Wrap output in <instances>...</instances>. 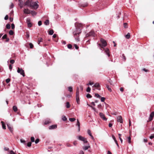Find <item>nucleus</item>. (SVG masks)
I'll use <instances>...</instances> for the list:
<instances>
[{"instance_id": "1", "label": "nucleus", "mask_w": 154, "mask_h": 154, "mask_svg": "<svg viewBox=\"0 0 154 154\" xmlns=\"http://www.w3.org/2000/svg\"><path fill=\"white\" fill-rule=\"evenodd\" d=\"M76 30L73 32V34L75 39L77 42L79 41V34L82 32L81 29L82 27V24L80 23H76L75 24Z\"/></svg>"}, {"instance_id": "2", "label": "nucleus", "mask_w": 154, "mask_h": 154, "mask_svg": "<svg viewBox=\"0 0 154 154\" xmlns=\"http://www.w3.org/2000/svg\"><path fill=\"white\" fill-rule=\"evenodd\" d=\"M24 5L33 9H36L38 7V5L36 2H33L32 0H27L25 3Z\"/></svg>"}, {"instance_id": "3", "label": "nucleus", "mask_w": 154, "mask_h": 154, "mask_svg": "<svg viewBox=\"0 0 154 154\" xmlns=\"http://www.w3.org/2000/svg\"><path fill=\"white\" fill-rule=\"evenodd\" d=\"M100 42L102 43V45L100 44H98V46L101 48H103V47H106L107 45L106 41L103 38H101Z\"/></svg>"}, {"instance_id": "4", "label": "nucleus", "mask_w": 154, "mask_h": 154, "mask_svg": "<svg viewBox=\"0 0 154 154\" xmlns=\"http://www.w3.org/2000/svg\"><path fill=\"white\" fill-rule=\"evenodd\" d=\"M17 72L20 73L21 75H22L23 77L25 76V73L24 71L21 68L19 67L18 68Z\"/></svg>"}, {"instance_id": "5", "label": "nucleus", "mask_w": 154, "mask_h": 154, "mask_svg": "<svg viewBox=\"0 0 154 154\" xmlns=\"http://www.w3.org/2000/svg\"><path fill=\"white\" fill-rule=\"evenodd\" d=\"M93 36V37H95V33L94 32V31H91L88 33L86 34V37H88L89 36Z\"/></svg>"}, {"instance_id": "6", "label": "nucleus", "mask_w": 154, "mask_h": 154, "mask_svg": "<svg viewBox=\"0 0 154 154\" xmlns=\"http://www.w3.org/2000/svg\"><path fill=\"white\" fill-rule=\"evenodd\" d=\"M99 115L100 118H102L103 120L106 121L107 120V119L105 117V115L102 112H100L99 113Z\"/></svg>"}, {"instance_id": "7", "label": "nucleus", "mask_w": 154, "mask_h": 154, "mask_svg": "<svg viewBox=\"0 0 154 154\" xmlns=\"http://www.w3.org/2000/svg\"><path fill=\"white\" fill-rule=\"evenodd\" d=\"M30 10L28 8H24L23 11L24 13L26 14H30Z\"/></svg>"}, {"instance_id": "8", "label": "nucleus", "mask_w": 154, "mask_h": 154, "mask_svg": "<svg viewBox=\"0 0 154 154\" xmlns=\"http://www.w3.org/2000/svg\"><path fill=\"white\" fill-rule=\"evenodd\" d=\"M117 121L118 122H120L121 123H123V120L122 117L121 116H119L117 117Z\"/></svg>"}, {"instance_id": "9", "label": "nucleus", "mask_w": 154, "mask_h": 154, "mask_svg": "<svg viewBox=\"0 0 154 154\" xmlns=\"http://www.w3.org/2000/svg\"><path fill=\"white\" fill-rule=\"evenodd\" d=\"M154 116V112H152L150 114L149 118V121H151L153 119V118Z\"/></svg>"}, {"instance_id": "10", "label": "nucleus", "mask_w": 154, "mask_h": 154, "mask_svg": "<svg viewBox=\"0 0 154 154\" xmlns=\"http://www.w3.org/2000/svg\"><path fill=\"white\" fill-rule=\"evenodd\" d=\"M7 127L9 130L11 132H12L13 131V128L12 126L9 123L7 124Z\"/></svg>"}, {"instance_id": "11", "label": "nucleus", "mask_w": 154, "mask_h": 154, "mask_svg": "<svg viewBox=\"0 0 154 154\" xmlns=\"http://www.w3.org/2000/svg\"><path fill=\"white\" fill-rule=\"evenodd\" d=\"M26 21L27 23V25L28 27H31L32 26V24L30 22V20L29 18H27L26 20Z\"/></svg>"}, {"instance_id": "12", "label": "nucleus", "mask_w": 154, "mask_h": 154, "mask_svg": "<svg viewBox=\"0 0 154 154\" xmlns=\"http://www.w3.org/2000/svg\"><path fill=\"white\" fill-rule=\"evenodd\" d=\"M105 50V52L106 53V54L107 55L108 57H109L110 56V54L109 52V50L107 48H104Z\"/></svg>"}, {"instance_id": "13", "label": "nucleus", "mask_w": 154, "mask_h": 154, "mask_svg": "<svg viewBox=\"0 0 154 154\" xmlns=\"http://www.w3.org/2000/svg\"><path fill=\"white\" fill-rule=\"evenodd\" d=\"M57 128V125H53L50 126L49 127V129H53L56 128Z\"/></svg>"}, {"instance_id": "14", "label": "nucleus", "mask_w": 154, "mask_h": 154, "mask_svg": "<svg viewBox=\"0 0 154 154\" xmlns=\"http://www.w3.org/2000/svg\"><path fill=\"white\" fill-rule=\"evenodd\" d=\"M77 138L79 140L83 141L85 140V138L81 135L77 137Z\"/></svg>"}, {"instance_id": "15", "label": "nucleus", "mask_w": 154, "mask_h": 154, "mask_svg": "<svg viewBox=\"0 0 154 154\" xmlns=\"http://www.w3.org/2000/svg\"><path fill=\"white\" fill-rule=\"evenodd\" d=\"M30 14H31L33 16H34L36 15L37 13L34 11L30 10Z\"/></svg>"}, {"instance_id": "16", "label": "nucleus", "mask_w": 154, "mask_h": 154, "mask_svg": "<svg viewBox=\"0 0 154 154\" xmlns=\"http://www.w3.org/2000/svg\"><path fill=\"white\" fill-rule=\"evenodd\" d=\"M76 99L77 103L79 104L80 103L79 96H76Z\"/></svg>"}, {"instance_id": "17", "label": "nucleus", "mask_w": 154, "mask_h": 154, "mask_svg": "<svg viewBox=\"0 0 154 154\" xmlns=\"http://www.w3.org/2000/svg\"><path fill=\"white\" fill-rule=\"evenodd\" d=\"M100 87V84L98 83H97L92 86V87L99 88Z\"/></svg>"}, {"instance_id": "18", "label": "nucleus", "mask_w": 154, "mask_h": 154, "mask_svg": "<svg viewBox=\"0 0 154 154\" xmlns=\"http://www.w3.org/2000/svg\"><path fill=\"white\" fill-rule=\"evenodd\" d=\"M76 125L78 126V131H79L80 130V122L78 119L77 120V122L76 124Z\"/></svg>"}, {"instance_id": "19", "label": "nucleus", "mask_w": 154, "mask_h": 154, "mask_svg": "<svg viewBox=\"0 0 154 154\" xmlns=\"http://www.w3.org/2000/svg\"><path fill=\"white\" fill-rule=\"evenodd\" d=\"M1 123L2 124L3 128L4 129H6L5 125L4 122L3 121H2L1 122Z\"/></svg>"}, {"instance_id": "20", "label": "nucleus", "mask_w": 154, "mask_h": 154, "mask_svg": "<svg viewBox=\"0 0 154 154\" xmlns=\"http://www.w3.org/2000/svg\"><path fill=\"white\" fill-rule=\"evenodd\" d=\"M54 32L53 30H51L49 31L48 34L50 35H52L53 34Z\"/></svg>"}, {"instance_id": "21", "label": "nucleus", "mask_w": 154, "mask_h": 154, "mask_svg": "<svg viewBox=\"0 0 154 154\" xmlns=\"http://www.w3.org/2000/svg\"><path fill=\"white\" fill-rule=\"evenodd\" d=\"M79 89L78 87H77L76 89V96H79Z\"/></svg>"}, {"instance_id": "22", "label": "nucleus", "mask_w": 154, "mask_h": 154, "mask_svg": "<svg viewBox=\"0 0 154 154\" xmlns=\"http://www.w3.org/2000/svg\"><path fill=\"white\" fill-rule=\"evenodd\" d=\"M13 110L14 111V112H17V107L15 106H13Z\"/></svg>"}, {"instance_id": "23", "label": "nucleus", "mask_w": 154, "mask_h": 154, "mask_svg": "<svg viewBox=\"0 0 154 154\" xmlns=\"http://www.w3.org/2000/svg\"><path fill=\"white\" fill-rule=\"evenodd\" d=\"M68 90L70 92H72L73 91L72 87L71 86L68 87Z\"/></svg>"}, {"instance_id": "24", "label": "nucleus", "mask_w": 154, "mask_h": 154, "mask_svg": "<svg viewBox=\"0 0 154 154\" xmlns=\"http://www.w3.org/2000/svg\"><path fill=\"white\" fill-rule=\"evenodd\" d=\"M90 147V146H85L83 147V149L84 150H86Z\"/></svg>"}, {"instance_id": "25", "label": "nucleus", "mask_w": 154, "mask_h": 154, "mask_svg": "<svg viewBox=\"0 0 154 154\" xmlns=\"http://www.w3.org/2000/svg\"><path fill=\"white\" fill-rule=\"evenodd\" d=\"M44 24L46 25H48L49 24V21L48 20H46L44 22Z\"/></svg>"}, {"instance_id": "26", "label": "nucleus", "mask_w": 154, "mask_h": 154, "mask_svg": "<svg viewBox=\"0 0 154 154\" xmlns=\"http://www.w3.org/2000/svg\"><path fill=\"white\" fill-rule=\"evenodd\" d=\"M125 37L129 39L130 37V33H128L126 35H125Z\"/></svg>"}, {"instance_id": "27", "label": "nucleus", "mask_w": 154, "mask_h": 154, "mask_svg": "<svg viewBox=\"0 0 154 154\" xmlns=\"http://www.w3.org/2000/svg\"><path fill=\"white\" fill-rule=\"evenodd\" d=\"M42 40H43L42 38H39L38 39V44L39 45L40 42H42Z\"/></svg>"}, {"instance_id": "28", "label": "nucleus", "mask_w": 154, "mask_h": 154, "mask_svg": "<svg viewBox=\"0 0 154 154\" xmlns=\"http://www.w3.org/2000/svg\"><path fill=\"white\" fill-rule=\"evenodd\" d=\"M122 58L124 60V61H125L126 60V58L124 54H122Z\"/></svg>"}, {"instance_id": "29", "label": "nucleus", "mask_w": 154, "mask_h": 154, "mask_svg": "<svg viewBox=\"0 0 154 154\" xmlns=\"http://www.w3.org/2000/svg\"><path fill=\"white\" fill-rule=\"evenodd\" d=\"M70 105L69 102H67L66 103V107L67 108H69L70 107Z\"/></svg>"}, {"instance_id": "30", "label": "nucleus", "mask_w": 154, "mask_h": 154, "mask_svg": "<svg viewBox=\"0 0 154 154\" xmlns=\"http://www.w3.org/2000/svg\"><path fill=\"white\" fill-rule=\"evenodd\" d=\"M127 140L129 143H131V137H128Z\"/></svg>"}, {"instance_id": "31", "label": "nucleus", "mask_w": 154, "mask_h": 154, "mask_svg": "<svg viewBox=\"0 0 154 154\" xmlns=\"http://www.w3.org/2000/svg\"><path fill=\"white\" fill-rule=\"evenodd\" d=\"M106 87L108 89V90L110 92H111L112 91V90L111 88L109 87V85H106Z\"/></svg>"}, {"instance_id": "32", "label": "nucleus", "mask_w": 154, "mask_h": 154, "mask_svg": "<svg viewBox=\"0 0 154 154\" xmlns=\"http://www.w3.org/2000/svg\"><path fill=\"white\" fill-rule=\"evenodd\" d=\"M112 137L113 139L114 140L115 142V143H116L117 142V141L116 140L115 137L113 135H112Z\"/></svg>"}, {"instance_id": "33", "label": "nucleus", "mask_w": 154, "mask_h": 154, "mask_svg": "<svg viewBox=\"0 0 154 154\" xmlns=\"http://www.w3.org/2000/svg\"><path fill=\"white\" fill-rule=\"evenodd\" d=\"M50 122L49 120H46L44 123L45 125H47Z\"/></svg>"}, {"instance_id": "34", "label": "nucleus", "mask_w": 154, "mask_h": 154, "mask_svg": "<svg viewBox=\"0 0 154 154\" xmlns=\"http://www.w3.org/2000/svg\"><path fill=\"white\" fill-rule=\"evenodd\" d=\"M6 27L8 29H10L11 27L10 24L8 23L6 25Z\"/></svg>"}, {"instance_id": "35", "label": "nucleus", "mask_w": 154, "mask_h": 154, "mask_svg": "<svg viewBox=\"0 0 154 154\" xmlns=\"http://www.w3.org/2000/svg\"><path fill=\"white\" fill-rule=\"evenodd\" d=\"M91 89L89 87H88L87 88V89H86V91L88 92H90Z\"/></svg>"}, {"instance_id": "36", "label": "nucleus", "mask_w": 154, "mask_h": 154, "mask_svg": "<svg viewBox=\"0 0 154 154\" xmlns=\"http://www.w3.org/2000/svg\"><path fill=\"white\" fill-rule=\"evenodd\" d=\"M62 119L63 121H66L67 120V118L65 116H63L62 117Z\"/></svg>"}, {"instance_id": "37", "label": "nucleus", "mask_w": 154, "mask_h": 154, "mask_svg": "<svg viewBox=\"0 0 154 154\" xmlns=\"http://www.w3.org/2000/svg\"><path fill=\"white\" fill-rule=\"evenodd\" d=\"M86 97L87 98H91L92 97V96L90 94H88L86 95Z\"/></svg>"}, {"instance_id": "38", "label": "nucleus", "mask_w": 154, "mask_h": 154, "mask_svg": "<svg viewBox=\"0 0 154 154\" xmlns=\"http://www.w3.org/2000/svg\"><path fill=\"white\" fill-rule=\"evenodd\" d=\"M87 132H88V134L91 136L92 135L91 133V131L88 129V131H87Z\"/></svg>"}, {"instance_id": "39", "label": "nucleus", "mask_w": 154, "mask_h": 154, "mask_svg": "<svg viewBox=\"0 0 154 154\" xmlns=\"http://www.w3.org/2000/svg\"><path fill=\"white\" fill-rule=\"evenodd\" d=\"M75 120V119L74 118H69V120L71 122H73Z\"/></svg>"}, {"instance_id": "40", "label": "nucleus", "mask_w": 154, "mask_h": 154, "mask_svg": "<svg viewBox=\"0 0 154 154\" xmlns=\"http://www.w3.org/2000/svg\"><path fill=\"white\" fill-rule=\"evenodd\" d=\"M14 34V32L12 30H11L9 31V34L10 35H12Z\"/></svg>"}, {"instance_id": "41", "label": "nucleus", "mask_w": 154, "mask_h": 154, "mask_svg": "<svg viewBox=\"0 0 154 154\" xmlns=\"http://www.w3.org/2000/svg\"><path fill=\"white\" fill-rule=\"evenodd\" d=\"M94 84L93 82H91V81H89L88 84H87V85H93Z\"/></svg>"}, {"instance_id": "42", "label": "nucleus", "mask_w": 154, "mask_h": 154, "mask_svg": "<svg viewBox=\"0 0 154 154\" xmlns=\"http://www.w3.org/2000/svg\"><path fill=\"white\" fill-rule=\"evenodd\" d=\"M31 140L32 142H34L35 141V138L33 137H32L31 138Z\"/></svg>"}, {"instance_id": "43", "label": "nucleus", "mask_w": 154, "mask_h": 154, "mask_svg": "<svg viewBox=\"0 0 154 154\" xmlns=\"http://www.w3.org/2000/svg\"><path fill=\"white\" fill-rule=\"evenodd\" d=\"M10 80H11V79H9V78L7 79L6 80V82L7 83H8L10 82Z\"/></svg>"}, {"instance_id": "44", "label": "nucleus", "mask_w": 154, "mask_h": 154, "mask_svg": "<svg viewBox=\"0 0 154 154\" xmlns=\"http://www.w3.org/2000/svg\"><path fill=\"white\" fill-rule=\"evenodd\" d=\"M72 47V45L71 44H69L67 45V47L69 49H71Z\"/></svg>"}, {"instance_id": "45", "label": "nucleus", "mask_w": 154, "mask_h": 154, "mask_svg": "<svg viewBox=\"0 0 154 154\" xmlns=\"http://www.w3.org/2000/svg\"><path fill=\"white\" fill-rule=\"evenodd\" d=\"M7 36V35L5 34L2 36V39H6Z\"/></svg>"}, {"instance_id": "46", "label": "nucleus", "mask_w": 154, "mask_h": 154, "mask_svg": "<svg viewBox=\"0 0 154 154\" xmlns=\"http://www.w3.org/2000/svg\"><path fill=\"white\" fill-rule=\"evenodd\" d=\"M29 45L30 48H33V45L32 43H30L29 44Z\"/></svg>"}, {"instance_id": "47", "label": "nucleus", "mask_w": 154, "mask_h": 154, "mask_svg": "<svg viewBox=\"0 0 154 154\" xmlns=\"http://www.w3.org/2000/svg\"><path fill=\"white\" fill-rule=\"evenodd\" d=\"M105 98L104 97H102L101 98V101L102 102H104L105 100Z\"/></svg>"}, {"instance_id": "48", "label": "nucleus", "mask_w": 154, "mask_h": 154, "mask_svg": "<svg viewBox=\"0 0 154 154\" xmlns=\"http://www.w3.org/2000/svg\"><path fill=\"white\" fill-rule=\"evenodd\" d=\"M89 106H90L92 108V109H93V110H94L95 112H97L96 111V109H95V108H94V107H93L92 106H90V105H89Z\"/></svg>"}, {"instance_id": "49", "label": "nucleus", "mask_w": 154, "mask_h": 154, "mask_svg": "<svg viewBox=\"0 0 154 154\" xmlns=\"http://www.w3.org/2000/svg\"><path fill=\"white\" fill-rule=\"evenodd\" d=\"M95 97H97V98L100 97V96L98 94H95Z\"/></svg>"}, {"instance_id": "50", "label": "nucleus", "mask_w": 154, "mask_h": 154, "mask_svg": "<svg viewBox=\"0 0 154 154\" xmlns=\"http://www.w3.org/2000/svg\"><path fill=\"white\" fill-rule=\"evenodd\" d=\"M38 25L39 26H41L42 25V21H41V20H40V21H38Z\"/></svg>"}, {"instance_id": "51", "label": "nucleus", "mask_w": 154, "mask_h": 154, "mask_svg": "<svg viewBox=\"0 0 154 154\" xmlns=\"http://www.w3.org/2000/svg\"><path fill=\"white\" fill-rule=\"evenodd\" d=\"M154 138V134H153L151 135L150 136L149 138L151 139H152Z\"/></svg>"}, {"instance_id": "52", "label": "nucleus", "mask_w": 154, "mask_h": 154, "mask_svg": "<svg viewBox=\"0 0 154 154\" xmlns=\"http://www.w3.org/2000/svg\"><path fill=\"white\" fill-rule=\"evenodd\" d=\"M32 143L31 142H28L27 143V146L28 147H30L31 146Z\"/></svg>"}, {"instance_id": "53", "label": "nucleus", "mask_w": 154, "mask_h": 154, "mask_svg": "<svg viewBox=\"0 0 154 154\" xmlns=\"http://www.w3.org/2000/svg\"><path fill=\"white\" fill-rule=\"evenodd\" d=\"M26 38H29V33L28 32H26Z\"/></svg>"}, {"instance_id": "54", "label": "nucleus", "mask_w": 154, "mask_h": 154, "mask_svg": "<svg viewBox=\"0 0 154 154\" xmlns=\"http://www.w3.org/2000/svg\"><path fill=\"white\" fill-rule=\"evenodd\" d=\"M11 28L12 29H14L15 28V25L14 24L12 23L11 25Z\"/></svg>"}, {"instance_id": "55", "label": "nucleus", "mask_w": 154, "mask_h": 154, "mask_svg": "<svg viewBox=\"0 0 154 154\" xmlns=\"http://www.w3.org/2000/svg\"><path fill=\"white\" fill-rule=\"evenodd\" d=\"M39 142V139H37L35 140V143L36 144H37Z\"/></svg>"}, {"instance_id": "56", "label": "nucleus", "mask_w": 154, "mask_h": 154, "mask_svg": "<svg viewBox=\"0 0 154 154\" xmlns=\"http://www.w3.org/2000/svg\"><path fill=\"white\" fill-rule=\"evenodd\" d=\"M15 61L14 60H11L10 61V63L11 64H13L14 63Z\"/></svg>"}, {"instance_id": "57", "label": "nucleus", "mask_w": 154, "mask_h": 154, "mask_svg": "<svg viewBox=\"0 0 154 154\" xmlns=\"http://www.w3.org/2000/svg\"><path fill=\"white\" fill-rule=\"evenodd\" d=\"M5 20H7L8 19V15H6L5 17Z\"/></svg>"}, {"instance_id": "58", "label": "nucleus", "mask_w": 154, "mask_h": 154, "mask_svg": "<svg viewBox=\"0 0 154 154\" xmlns=\"http://www.w3.org/2000/svg\"><path fill=\"white\" fill-rule=\"evenodd\" d=\"M9 69L10 70V71H11L12 69V66L10 64L9 66Z\"/></svg>"}, {"instance_id": "59", "label": "nucleus", "mask_w": 154, "mask_h": 154, "mask_svg": "<svg viewBox=\"0 0 154 154\" xmlns=\"http://www.w3.org/2000/svg\"><path fill=\"white\" fill-rule=\"evenodd\" d=\"M10 154H16V153H14L13 150L10 151Z\"/></svg>"}, {"instance_id": "60", "label": "nucleus", "mask_w": 154, "mask_h": 154, "mask_svg": "<svg viewBox=\"0 0 154 154\" xmlns=\"http://www.w3.org/2000/svg\"><path fill=\"white\" fill-rule=\"evenodd\" d=\"M127 24L126 23H124V27H125V28H126L127 27Z\"/></svg>"}, {"instance_id": "61", "label": "nucleus", "mask_w": 154, "mask_h": 154, "mask_svg": "<svg viewBox=\"0 0 154 154\" xmlns=\"http://www.w3.org/2000/svg\"><path fill=\"white\" fill-rule=\"evenodd\" d=\"M66 145L67 147H71L72 146L71 145L68 143H66Z\"/></svg>"}, {"instance_id": "62", "label": "nucleus", "mask_w": 154, "mask_h": 154, "mask_svg": "<svg viewBox=\"0 0 154 154\" xmlns=\"http://www.w3.org/2000/svg\"><path fill=\"white\" fill-rule=\"evenodd\" d=\"M20 142L22 143H25V141L23 139H21L20 140Z\"/></svg>"}, {"instance_id": "63", "label": "nucleus", "mask_w": 154, "mask_h": 154, "mask_svg": "<svg viewBox=\"0 0 154 154\" xmlns=\"http://www.w3.org/2000/svg\"><path fill=\"white\" fill-rule=\"evenodd\" d=\"M75 48L76 49H78L79 48V47L78 46L76 45V44H74V45Z\"/></svg>"}, {"instance_id": "64", "label": "nucleus", "mask_w": 154, "mask_h": 154, "mask_svg": "<svg viewBox=\"0 0 154 154\" xmlns=\"http://www.w3.org/2000/svg\"><path fill=\"white\" fill-rule=\"evenodd\" d=\"M79 154H84V153L82 150H81Z\"/></svg>"}]
</instances>
